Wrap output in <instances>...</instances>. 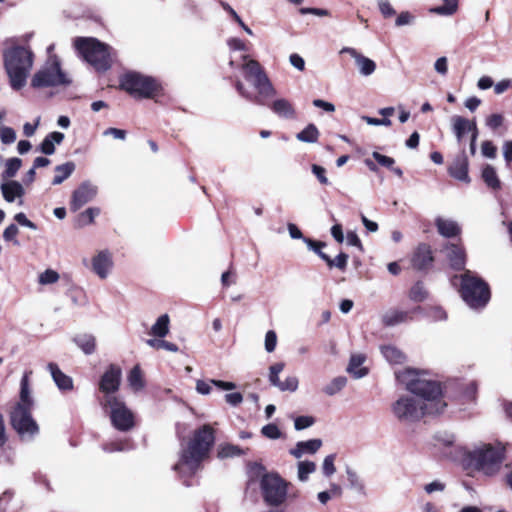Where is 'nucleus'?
I'll list each match as a JSON object with an SVG mask.
<instances>
[{
    "label": "nucleus",
    "instance_id": "1",
    "mask_svg": "<svg viewBox=\"0 0 512 512\" xmlns=\"http://www.w3.org/2000/svg\"><path fill=\"white\" fill-rule=\"evenodd\" d=\"M395 376L413 395H402L391 404L393 417L400 423L412 424L425 415L443 412L447 406L442 398L441 385L426 374L412 368L397 370Z\"/></svg>",
    "mask_w": 512,
    "mask_h": 512
},
{
    "label": "nucleus",
    "instance_id": "2",
    "mask_svg": "<svg viewBox=\"0 0 512 512\" xmlns=\"http://www.w3.org/2000/svg\"><path fill=\"white\" fill-rule=\"evenodd\" d=\"M215 442L214 429L205 424L194 431L185 446H182L180 458L173 469L181 476H191L209 455Z\"/></svg>",
    "mask_w": 512,
    "mask_h": 512
},
{
    "label": "nucleus",
    "instance_id": "3",
    "mask_svg": "<svg viewBox=\"0 0 512 512\" xmlns=\"http://www.w3.org/2000/svg\"><path fill=\"white\" fill-rule=\"evenodd\" d=\"M242 60L243 64L241 65V69L244 73V78L253 85L257 94L248 91L240 80H236L235 88L239 95L246 100L255 104L264 105L265 100L274 96L276 91L256 60L250 59L248 55H243Z\"/></svg>",
    "mask_w": 512,
    "mask_h": 512
},
{
    "label": "nucleus",
    "instance_id": "4",
    "mask_svg": "<svg viewBox=\"0 0 512 512\" xmlns=\"http://www.w3.org/2000/svg\"><path fill=\"white\" fill-rule=\"evenodd\" d=\"M3 64L11 88L19 91L27 83L34 64V53L29 47L13 45L3 51Z\"/></svg>",
    "mask_w": 512,
    "mask_h": 512
},
{
    "label": "nucleus",
    "instance_id": "5",
    "mask_svg": "<svg viewBox=\"0 0 512 512\" xmlns=\"http://www.w3.org/2000/svg\"><path fill=\"white\" fill-rule=\"evenodd\" d=\"M504 451L500 443H478L464 451L463 462L466 467L491 476L500 470Z\"/></svg>",
    "mask_w": 512,
    "mask_h": 512
},
{
    "label": "nucleus",
    "instance_id": "6",
    "mask_svg": "<svg viewBox=\"0 0 512 512\" xmlns=\"http://www.w3.org/2000/svg\"><path fill=\"white\" fill-rule=\"evenodd\" d=\"M74 46L84 60L97 71H106L111 67V48L96 38H76Z\"/></svg>",
    "mask_w": 512,
    "mask_h": 512
},
{
    "label": "nucleus",
    "instance_id": "7",
    "mask_svg": "<svg viewBox=\"0 0 512 512\" xmlns=\"http://www.w3.org/2000/svg\"><path fill=\"white\" fill-rule=\"evenodd\" d=\"M460 278V293L466 304L473 309L485 307L490 300L488 284L469 270L465 271Z\"/></svg>",
    "mask_w": 512,
    "mask_h": 512
},
{
    "label": "nucleus",
    "instance_id": "8",
    "mask_svg": "<svg viewBox=\"0 0 512 512\" xmlns=\"http://www.w3.org/2000/svg\"><path fill=\"white\" fill-rule=\"evenodd\" d=\"M71 83L68 75L62 71L57 56H48L45 64L34 74L31 86L34 88H46L65 86Z\"/></svg>",
    "mask_w": 512,
    "mask_h": 512
},
{
    "label": "nucleus",
    "instance_id": "9",
    "mask_svg": "<svg viewBox=\"0 0 512 512\" xmlns=\"http://www.w3.org/2000/svg\"><path fill=\"white\" fill-rule=\"evenodd\" d=\"M120 86L136 98H151L160 88L155 79L137 72L125 74L120 80Z\"/></svg>",
    "mask_w": 512,
    "mask_h": 512
},
{
    "label": "nucleus",
    "instance_id": "10",
    "mask_svg": "<svg viewBox=\"0 0 512 512\" xmlns=\"http://www.w3.org/2000/svg\"><path fill=\"white\" fill-rule=\"evenodd\" d=\"M102 405L109 409L112 425L119 431H129L134 426L133 412L115 395H105Z\"/></svg>",
    "mask_w": 512,
    "mask_h": 512
},
{
    "label": "nucleus",
    "instance_id": "11",
    "mask_svg": "<svg viewBox=\"0 0 512 512\" xmlns=\"http://www.w3.org/2000/svg\"><path fill=\"white\" fill-rule=\"evenodd\" d=\"M288 482L276 473H266L260 481L265 502L270 506L281 505L287 497Z\"/></svg>",
    "mask_w": 512,
    "mask_h": 512
},
{
    "label": "nucleus",
    "instance_id": "12",
    "mask_svg": "<svg viewBox=\"0 0 512 512\" xmlns=\"http://www.w3.org/2000/svg\"><path fill=\"white\" fill-rule=\"evenodd\" d=\"M31 410L32 408L14 407L11 412V424L22 439L31 440L39 432Z\"/></svg>",
    "mask_w": 512,
    "mask_h": 512
},
{
    "label": "nucleus",
    "instance_id": "13",
    "mask_svg": "<svg viewBox=\"0 0 512 512\" xmlns=\"http://www.w3.org/2000/svg\"><path fill=\"white\" fill-rule=\"evenodd\" d=\"M98 193V187L90 181L82 182L72 193L70 209L73 212L78 211L86 203L93 200Z\"/></svg>",
    "mask_w": 512,
    "mask_h": 512
},
{
    "label": "nucleus",
    "instance_id": "14",
    "mask_svg": "<svg viewBox=\"0 0 512 512\" xmlns=\"http://www.w3.org/2000/svg\"><path fill=\"white\" fill-rule=\"evenodd\" d=\"M114 267L112 254L108 250L97 252L91 259V270L98 278L104 280L109 277Z\"/></svg>",
    "mask_w": 512,
    "mask_h": 512
},
{
    "label": "nucleus",
    "instance_id": "15",
    "mask_svg": "<svg viewBox=\"0 0 512 512\" xmlns=\"http://www.w3.org/2000/svg\"><path fill=\"white\" fill-rule=\"evenodd\" d=\"M121 369L116 365H110L100 380V390L106 395H113L120 386Z\"/></svg>",
    "mask_w": 512,
    "mask_h": 512
},
{
    "label": "nucleus",
    "instance_id": "16",
    "mask_svg": "<svg viewBox=\"0 0 512 512\" xmlns=\"http://www.w3.org/2000/svg\"><path fill=\"white\" fill-rule=\"evenodd\" d=\"M340 53L341 54H349L354 60H355V64L358 68V71L359 73L362 75V76H370L372 75L375 70H376V63L364 56L363 54H361L360 52H358L355 48H352V47H343L341 50H340Z\"/></svg>",
    "mask_w": 512,
    "mask_h": 512
},
{
    "label": "nucleus",
    "instance_id": "17",
    "mask_svg": "<svg viewBox=\"0 0 512 512\" xmlns=\"http://www.w3.org/2000/svg\"><path fill=\"white\" fill-rule=\"evenodd\" d=\"M443 252L453 269L462 270L465 267L466 258L462 247L456 244H448L444 247Z\"/></svg>",
    "mask_w": 512,
    "mask_h": 512
},
{
    "label": "nucleus",
    "instance_id": "18",
    "mask_svg": "<svg viewBox=\"0 0 512 512\" xmlns=\"http://www.w3.org/2000/svg\"><path fill=\"white\" fill-rule=\"evenodd\" d=\"M322 446V440L321 439H310L307 441H299L296 443V445L289 450V453L297 458L300 459L304 455L309 454L313 455L315 454Z\"/></svg>",
    "mask_w": 512,
    "mask_h": 512
},
{
    "label": "nucleus",
    "instance_id": "19",
    "mask_svg": "<svg viewBox=\"0 0 512 512\" xmlns=\"http://www.w3.org/2000/svg\"><path fill=\"white\" fill-rule=\"evenodd\" d=\"M54 383L61 391H71L73 389V380L70 376L64 374L57 364L49 363L47 366Z\"/></svg>",
    "mask_w": 512,
    "mask_h": 512
},
{
    "label": "nucleus",
    "instance_id": "20",
    "mask_svg": "<svg viewBox=\"0 0 512 512\" xmlns=\"http://www.w3.org/2000/svg\"><path fill=\"white\" fill-rule=\"evenodd\" d=\"M271 110L280 118L287 120H295L297 113L290 101L285 98L276 99L271 104Z\"/></svg>",
    "mask_w": 512,
    "mask_h": 512
},
{
    "label": "nucleus",
    "instance_id": "21",
    "mask_svg": "<svg viewBox=\"0 0 512 512\" xmlns=\"http://www.w3.org/2000/svg\"><path fill=\"white\" fill-rule=\"evenodd\" d=\"M32 374L31 371L25 372L20 382V395L19 401L15 407L21 408H33L34 401L32 398V392L29 385V376Z\"/></svg>",
    "mask_w": 512,
    "mask_h": 512
},
{
    "label": "nucleus",
    "instance_id": "22",
    "mask_svg": "<svg viewBox=\"0 0 512 512\" xmlns=\"http://www.w3.org/2000/svg\"><path fill=\"white\" fill-rule=\"evenodd\" d=\"M432 262L433 257L430 247L426 244L419 245L412 259L413 266L418 270H423L429 267Z\"/></svg>",
    "mask_w": 512,
    "mask_h": 512
},
{
    "label": "nucleus",
    "instance_id": "23",
    "mask_svg": "<svg viewBox=\"0 0 512 512\" xmlns=\"http://www.w3.org/2000/svg\"><path fill=\"white\" fill-rule=\"evenodd\" d=\"M452 128L453 132L457 138L458 142H461L464 135L467 132H477V128L474 122L469 121L461 116H453L452 119Z\"/></svg>",
    "mask_w": 512,
    "mask_h": 512
},
{
    "label": "nucleus",
    "instance_id": "24",
    "mask_svg": "<svg viewBox=\"0 0 512 512\" xmlns=\"http://www.w3.org/2000/svg\"><path fill=\"white\" fill-rule=\"evenodd\" d=\"M346 475L349 488L359 496L366 497L368 493L365 481L362 479V477L350 467L346 468Z\"/></svg>",
    "mask_w": 512,
    "mask_h": 512
},
{
    "label": "nucleus",
    "instance_id": "25",
    "mask_svg": "<svg viewBox=\"0 0 512 512\" xmlns=\"http://www.w3.org/2000/svg\"><path fill=\"white\" fill-rule=\"evenodd\" d=\"M411 319V312L397 309L387 311L382 317L383 324L386 326H396Z\"/></svg>",
    "mask_w": 512,
    "mask_h": 512
},
{
    "label": "nucleus",
    "instance_id": "26",
    "mask_svg": "<svg viewBox=\"0 0 512 512\" xmlns=\"http://www.w3.org/2000/svg\"><path fill=\"white\" fill-rule=\"evenodd\" d=\"M1 192L7 202H13L16 197L24 194L22 185L17 181H5L1 184Z\"/></svg>",
    "mask_w": 512,
    "mask_h": 512
},
{
    "label": "nucleus",
    "instance_id": "27",
    "mask_svg": "<svg viewBox=\"0 0 512 512\" xmlns=\"http://www.w3.org/2000/svg\"><path fill=\"white\" fill-rule=\"evenodd\" d=\"M64 139V134L61 132L49 133L40 144V151L46 155H52L55 152V144H60Z\"/></svg>",
    "mask_w": 512,
    "mask_h": 512
},
{
    "label": "nucleus",
    "instance_id": "28",
    "mask_svg": "<svg viewBox=\"0 0 512 512\" xmlns=\"http://www.w3.org/2000/svg\"><path fill=\"white\" fill-rule=\"evenodd\" d=\"M436 227L438 232L444 237H454L460 233V227L453 220L439 217L436 219Z\"/></svg>",
    "mask_w": 512,
    "mask_h": 512
},
{
    "label": "nucleus",
    "instance_id": "29",
    "mask_svg": "<svg viewBox=\"0 0 512 512\" xmlns=\"http://www.w3.org/2000/svg\"><path fill=\"white\" fill-rule=\"evenodd\" d=\"M365 361V356L362 354H354L350 358L347 371L353 375L354 378L359 379L367 374V369L362 367Z\"/></svg>",
    "mask_w": 512,
    "mask_h": 512
},
{
    "label": "nucleus",
    "instance_id": "30",
    "mask_svg": "<svg viewBox=\"0 0 512 512\" xmlns=\"http://www.w3.org/2000/svg\"><path fill=\"white\" fill-rule=\"evenodd\" d=\"M170 319L167 314H163L152 325L149 334L156 337L155 339L164 338L169 333Z\"/></svg>",
    "mask_w": 512,
    "mask_h": 512
},
{
    "label": "nucleus",
    "instance_id": "31",
    "mask_svg": "<svg viewBox=\"0 0 512 512\" xmlns=\"http://www.w3.org/2000/svg\"><path fill=\"white\" fill-rule=\"evenodd\" d=\"M75 168H76V165L72 161H69L64 164L56 166L55 167L56 175L54 176V178L52 180V184L59 185L62 182H64L67 178H69L72 175Z\"/></svg>",
    "mask_w": 512,
    "mask_h": 512
},
{
    "label": "nucleus",
    "instance_id": "32",
    "mask_svg": "<svg viewBox=\"0 0 512 512\" xmlns=\"http://www.w3.org/2000/svg\"><path fill=\"white\" fill-rule=\"evenodd\" d=\"M381 353L391 364H402L406 360L404 353L392 345L381 346Z\"/></svg>",
    "mask_w": 512,
    "mask_h": 512
},
{
    "label": "nucleus",
    "instance_id": "33",
    "mask_svg": "<svg viewBox=\"0 0 512 512\" xmlns=\"http://www.w3.org/2000/svg\"><path fill=\"white\" fill-rule=\"evenodd\" d=\"M74 342L87 355L95 351L96 339L92 334H79L75 336Z\"/></svg>",
    "mask_w": 512,
    "mask_h": 512
},
{
    "label": "nucleus",
    "instance_id": "34",
    "mask_svg": "<svg viewBox=\"0 0 512 512\" xmlns=\"http://www.w3.org/2000/svg\"><path fill=\"white\" fill-rule=\"evenodd\" d=\"M450 174L461 181H468V163L465 157L457 159L450 167Z\"/></svg>",
    "mask_w": 512,
    "mask_h": 512
},
{
    "label": "nucleus",
    "instance_id": "35",
    "mask_svg": "<svg viewBox=\"0 0 512 512\" xmlns=\"http://www.w3.org/2000/svg\"><path fill=\"white\" fill-rule=\"evenodd\" d=\"M482 179L486 183V185L493 189L497 190L501 187V182L497 176L496 170L491 165H485L482 169Z\"/></svg>",
    "mask_w": 512,
    "mask_h": 512
},
{
    "label": "nucleus",
    "instance_id": "36",
    "mask_svg": "<svg viewBox=\"0 0 512 512\" xmlns=\"http://www.w3.org/2000/svg\"><path fill=\"white\" fill-rule=\"evenodd\" d=\"M319 130L314 124H308L302 131H300L296 138L297 140L305 143H315L319 138Z\"/></svg>",
    "mask_w": 512,
    "mask_h": 512
},
{
    "label": "nucleus",
    "instance_id": "37",
    "mask_svg": "<svg viewBox=\"0 0 512 512\" xmlns=\"http://www.w3.org/2000/svg\"><path fill=\"white\" fill-rule=\"evenodd\" d=\"M243 454L244 451L239 446L230 443L220 444L217 450V456L220 459L241 456Z\"/></svg>",
    "mask_w": 512,
    "mask_h": 512
},
{
    "label": "nucleus",
    "instance_id": "38",
    "mask_svg": "<svg viewBox=\"0 0 512 512\" xmlns=\"http://www.w3.org/2000/svg\"><path fill=\"white\" fill-rule=\"evenodd\" d=\"M347 384V378L338 376L333 378L327 385L323 387V392L328 396L339 393Z\"/></svg>",
    "mask_w": 512,
    "mask_h": 512
},
{
    "label": "nucleus",
    "instance_id": "39",
    "mask_svg": "<svg viewBox=\"0 0 512 512\" xmlns=\"http://www.w3.org/2000/svg\"><path fill=\"white\" fill-rule=\"evenodd\" d=\"M129 386L134 391H140L144 387V380L141 369L138 365L134 366L127 377Z\"/></svg>",
    "mask_w": 512,
    "mask_h": 512
},
{
    "label": "nucleus",
    "instance_id": "40",
    "mask_svg": "<svg viewBox=\"0 0 512 512\" xmlns=\"http://www.w3.org/2000/svg\"><path fill=\"white\" fill-rule=\"evenodd\" d=\"M455 443V436L449 432H438L434 436V446L439 449L450 448Z\"/></svg>",
    "mask_w": 512,
    "mask_h": 512
},
{
    "label": "nucleus",
    "instance_id": "41",
    "mask_svg": "<svg viewBox=\"0 0 512 512\" xmlns=\"http://www.w3.org/2000/svg\"><path fill=\"white\" fill-rule=\"evenodd\" d=\"M298 472L297 476L301 482L308 480L310 474L316 470V464L312 461H299L297 464Z\"/></svg>",
    "mask_w": 512,
    "mask_h": 512
},
{
    "label": "nucleus",
    "instance_id": "42",
    "mask_svg": "<svg viewBox=\"0 0 512 512\" xmlns=\"http://www.w3.org/2000/svg\"><path fill=\"white\" fill-rule=\"evenodd\" d=\"M22 165L20 158H10L6 161L5 170L2 173V179L7 180L13 178Z\"/></svg>",
    "mask_w": 512,
    "mask_h": 512
},
{
    "label": "nucleus",
    "instance_id": "43",
    "mask_svg": "<svg viewBox=\"0 0 512 512\" xmlns=\"http://www.w3.org/2000/svg\"><path fill=\"white\" fill-rule=\"evenodd\" d=\"M146 344L154 349H164L170 352H178L179 348L176 344L172 342H168L163 340V338L159 339H148L146 340Z\"/></svg>",
    "mask_w": 512,
    "mask_h": 512
},
{
    "label": "nucleus",
    "instance_id": "44",
    "mask_svg": "<svg viewBox=\"0 0 512 512\" xmlns=\"http://www.w3.org/2000/svg\"><path fill=\"white\" fill-rule=\"evenodd\" d=\"M445 5L431 9V12L439 15H452L458 8L457 0H443Z\"/></svg>",
    "mask_w": 512,
    "mask_h": 512
},
{
    "label": "nucleus",
    "instance_id": "45",
    "mask_svg": "<svg viewBox=\"0 0 512 512\" xmlns=\"http://www.w3.org/2000/svg\"><path fill=\"white\" fill-rule=\"evenodd\" d=\"M100 214L99 208H88L83 213H81L78 217L79 226H85L93 223L94 218Z\"/></svg>",
    "mask_w": 512,
    "mask_h": 512
},
{
    "label": "nucleus",
    "instance_id": "46",
    "mask_svg": "<svg viewBox=\"0 0 512 512\" xmlns=\"http://www.w3.org/2000/svg\"><path fill=\"white\" fill-rule=\"evenodd\" d=\"M284 367H285V364L282 362H279V363H276V364H273L272 366H270L269 382L271 383V385L279 388V385L281 383V381L279 379V374L283 371Z\"/></svg>",
    "mask_w": 512,
    "mask_h": 512
},
{
    "label": "nucleus",
    "instance_id": "47",
    "mask_svg": "<svg viewBox=\"0 0 512 512\" xmlns=\"http://www.w3.org/2000/svg\"><path fill=\"white\" fill-rule=\"evenodd\" d=\"M58 280H59V274L52 269H47L44 272H42L39 275V279H38V281L41 285L53 284V283H56Z\"/></svg>",
    "mask_w": 512,
    "mask_h": 512
},
{
    "label": "nucleus",
    "instance_id": "48",
    "mask_svg": "<svg viewBox=\"0 0 512 512\" xmlns=\"http://www.w3.org/2000/svg\"><path fill=\"white\" fill-rule=\"evenodd\" d=\"M427 297V291L422 283H416L410 290V298L413 301L421 302Z\"/></svg>",
    "mask_w": 512,
    "mask_h": 512
},
{
    "label": "nucleus",
    "instance_id": "49",
    "mask_svg": "<svg viewBox=\"0 0 512 512\" xmlns=\"http://www.w3.org/2000/svg\"><path fill=\"white\" fill-rule=\"evenodd\" d=\"M334 461H335L334 454L327 455L324 458L323 464H322V471L326 477H330L336 472Z\"/></svg>",
    "mask_w": 512,
    "mask_h": 512
},
{
    "label": "nucleus",
    "instance_id": "50",
    "mask_svg": "<svg viewBox=\"0 0 512 512\" xmlns=\"http://www.w3.org/2000/svg\"><path fill=\"white\" fill-rule=\"evenodd\" d=\"M298 385V378L296 376H289L284 381H281L278 389L280 391L294 392L297 390Z\"/></svg>",
    "mask_w": 512,
    "mask_h": 512
},
{
    "label": "nucleus",
    "instance_id": "51",
    "mask_svg": "<svg viewBox=\"0 0 512 512\" xmlns=\"http://www.w3.org/2000/svg\"><path fill=\"white\" fill-rule=\"evenodd\" d=\"M315 423V419L312 416H298L294 420V427L300 431L311 427Z\"/></svg>",
    "mask_w": 512,
    "mask_h": 512
},
{
    "label": "nucleus",
    "instance_id": "52",
    "mask_svg": "<svg viewBox=\"0 0 512 512\" xmlns=\"http://www.w3.org/2000/svg\"><path fill=\"white\" fill-rule=\"evenodd\" d=\"M1 142L5 145L12 144L16 140V132L11 127H2L0 132Z\"/></svg>",
    "mask_w": 512,
    "mask_h": 512
},
{
    "label": "nucleus",
    "instance_id": "53",
    "mask_svg": "<svg viewBox=\"0 0 512 512\" xmlns=\"http://www.w3.org/2000/svg\"><path fill=\"white\" fill-rule=\"evenodd\" d=\"M261 433L269 439H278L281 437V431L275 424H267L261 429Z\"/></svg>",
    "mask_w": 512,
    "mask_h": 512
},
{
    "label": "nucleus",
    "instance_id": "54",
    "mask_svg": "<svg viewBox=\"0 0 512 512\" xmlns=\"http://www.w3.org/2000/svg\"><path fill=\"white\" fill-rule=\"evenodd\" d=\"M277 345V335L275 331L269 330L265 335V350L268 353H271L275 350Z\"/></svg>",
    "mask_w": 512,
    "mask_h": 512
},
{
    "label": "nucleus",
    "instance_id": "55",
    "mask_svg": "<svg viewBox=\"0 0 512 512\" xmlns=\"http://www.w3.org/2000/svg\"><path fill=\"white\" fill-rule=\"evenodd\" d=\"M481 152H482L483 156L490 158V159H494L497 154V148L491 141L487 140L482 143Z\"/></svg>",
    "mask_w": 512,
    "mask_h": 512
},
{
    "label": "nucleus",
    "instance_id": "56",
    "mask_svg": "<svg viewBox=\"0 0 512 512\" xmlns=\"http://www.w3.org/2000/svg\"><path fill=\"white\" fill-rule=\"evenodd\" d=\"M503 122L504 117L501 114H492L486 118V125L492 130H497Z\"/></svg>",
    "mask_w": 512,
    "mask_h": 512
},
{
    "label": "nucleus",
    "instance_id": "57",
    "mask_svg": "<svg viewBox=\"0 0 512 512\" xmlns=\"http://www.w3.org/2000/svg\"><path fill=\"white\" fill-rule=\"evenodd\" d=\"M19 230L18 227L15 224H10L3 232V238L6 241H13L14 244L18 245L19 242L16 240V236L18 234Z\"/></svg>",
    "mask_w": 512,
    "mask_h": 512
},
{
    "label": "nucleus",
    "instance_id": "58",
    "mask_svg": "<svg viewBox=\"0 0 512 512\" xmlns=\"http://www.w3.org/2000/svg\"><path fill=\"white\" fill-rule=\"evenodd\" d=\"M227 45L230 48V50H233V51H246L247 50V46L244 43V41H242L241 39L236 38V37L229 38L227 40Z\"/></svg>",
    "mask_w": 512,
    "mask_h": 512
},
{
    "label": "nucleus",
    "instance_id": "59",
    "mask_svg": "<svg viewBox=\"0 0 512 512\" xmlns=\"http://www.w3.org/2000/svg\"><path fill=\"white\" fill-rule=\"evenodd\" d=\"M373 158L382 166L387 168H392L394 165V159L385 155H382L378 152H373L372 154Z\"/></svg>",
    "mask_w": 512,
    "mask_h": 512
},
{
    "label": "nucleus",
    "instance_id": "60",
    "mask_svg": "<svg viewBox=\"0 0 512 512\" xmlns=\"http://www.w3.org/2000/svg\"><path fill=\"white\" fill-rule=\"evenodd\" d=\"M362 119L368 125H373V126H380V125L390 126L392 124V122L389 118L378 119V118H373V117H369V116H363Z\"/></svg>",
    "mask_w": 512,
    "mask_h": 512
},
{
    "label": "nucleus",
    "instance_id": "61",
    "mask_svg": "<svg viewBox=\"0 0 512 512\" xmlns=\"http://www.w3.org/2000/svg\"><path fill=\"white\" fill-rule=\"evenodd\" d=\"M378 6L384 17H390L395 14V10L387 0H379Z\"/></svg>",
    "mask_w": 512,
    "mask_h": 512
},
{
    "label": "nucleus",
    "instance_id": "62",
    "mask_svg": "<svg viewBox=\"0 0 512 512\" xmlns=\"http://www.w3.org/2000/svg\"><path fill=\"white\" fill-rule=\"evenodd\" d=\"M104 136H112L118 140H124L126 138V131L118 128H108L103 132Z\"/></svg>",
    "mask_w": 512,
    "mask_h": 512
},
{
    "label": "nucleus",
    "instance_id": "63",
    "mask_svg": "<svg viewBox=\"0 0 512 512\" xmlns=\"http://www.w3.org/2000/svg\"><path fill=\"white\" fill-rule=\"evenodd\" d=\"M434 69L441 75H446L448 71V61L446 57H440L434 64Z\"/></svg>",
    "mask_w": 512,
    "mask_h": 512
},
{
    "label": "nucleus",
    "instance_id": "64",
    "mask_svg": "<svg viewBox=\"0 0 512 512\" xmlns=\"http://www.w3.org/2000/svg\"><path fill=\"white\" fill-rule=\"evenodd\" d=\"M15 221L22 226L35 230L36 225L30 221L23 212L17 213L14 217Z\"/></svg>",
    "mask_w": 512,
    "mask_h": 512
}]
</instances>
